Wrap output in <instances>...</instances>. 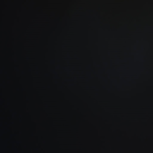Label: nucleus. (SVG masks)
Masks as SVG:
<instances>
[{"label": "nucleus", "instance_id": "nucleus-1", "mask_svg": "<svg viewBox=\"0 0 153 153\" xmlns=\"http://www.w3.org/2000/svg\"><path fill=\"white\" fill-rule=\"evenodd\" d=\"M136 27V0H134V30Z\"/></svg>", "mask_w": 153, "mask_h": 153}, {"label": "nucleus", "instance_id": "nucleus-2", "mask_svg": "<svg viewBox=\"0 0 153 153\" xmlns=\"http://www.w3.org/2000/svg\"><path fill=\"white\" fill-rule=\"evenodd\" d=\"M143 1L142 0V27H143Z\"/></svg>", "mask_w": 153, "mask_h": 153}, {"label": "nucleus", "instance_id": "nucleus-3", "mask_svg": "<svg viewBox=\"0 0 153 153\" xmlns=\"http://www.w3.org/2000/svg\"><path fill=\"white\" fill-rule=\"evenodd\" d=\"M143 37V32L142 31V38ZM143 52V44H142V52ZM143 70V54H142V71Z\"/></svg>", "mask_w": 153, "mask_h": 153}]
</instances>
